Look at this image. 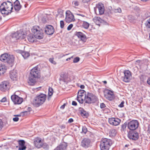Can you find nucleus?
Wrapping results in <instances>:
<instances>
[{"label":"nucleus","mask_w":150,"mask_h":150,"mask_svg":"<svg viewBox=\"0 0 150 150\" xmlns=\"http://www.w3.org/2000/svg\"><path fill=\"white\" fill-rule=\"evenodd\" d=\"M93 20L96 25L99 26L100 25V24L103 21V20L99 17H95L93 19Z\"/></svg>","instance_id":"nucleus-26"},{"label":"nucleus","mask_w":150,"mask_h":150,"mask_svg":"<svg viewBox=\"0 0 150 150\" xmlns=\"http://www.w3.org/2000/svg\"><path fill=\"white\" fill-rule=\"evenodd\" d=\"M121 120L113 117H111L109 118L108 122L111 125L114 126H117L121 122Z\"/></svg>","instance_id":"nucleus-16"},{"label":"nucleus","mask_w":150,"mask_h":150,"mask_svg":"<svg viewBox=\"0 0 150 150\" xmlns=\"http://www.w3.org/2000/svg\"><path fill=\"white\" fill-rule=\"evenodd\" d=\"M97 100V98L95 95L92 93L87 92L84 101L85 103L91 104L95 103Z\"/></svg>","instance_id":"nucleus-6"},{"label":"nucleus","mask_w":150,"mask_h":150,"mask_svg":"<svg viewBox=\"0 0 150 150\" xmlns=\"http://www.w3.org/2000/svg\"><path fill=\"white\" fill-rule=\"evenodd\" d=\"M53 58H50L49 59L50 62L54 64H56L57 63L54 60Z\"/></svg>","instance_id":"nucleus-44"},{"label":"nucleus","mask_w":150,"mask_h":150,"mask_svg":"<svg viewBox=\"0 0 150 150\" xmlns=\"http://www.w3.org/2000/svg\"><path fill=\"white\" fill-rule=\"evenodd\" d=\"M127 124L126 123H125L121 125V130L123 131H125L126 130V128L127 127Z\"/></svg>","instance_id":"nucleus-37"},{"label":"nucleus","mask_w":150,"mask_h":150,"mask_svg":"<svg viewBox=\"0 0 150 150\" xmlns=\"http://www.w3.org/2000/svg\"><path fill=\"white\" fill-rule=\"evenodd\" d=\"M113 12L115 13H120L121 12V10L120 8H115L112 10V11H110V13H112Z\"/></svg>","instance_id":"nucleus-34"},{"label":"nucleus","mask_w":150,"mask_h":150,"mask_svg":"<svg viewBox=\"0 0 150 150\" xmlns=\"http://www.w3.org/2000/svg\"><path fill=\"white\" fill-rule=\"evenodd\" d=\"M3 122L0 119V130H1L3 127Z\"/></svg>","instance_id":"nucleus-51"},{"label":"nucleus","mask_w":150,"mask_h":150,"mask_svg":"<svg viewBox=\"0 0 150 150\" xmlns=\"http://www.w3.org/2000/svg\"><path fill=\"white\" fill-rule=\"evenodd\" d=\"M40 77V70L36 66L32 69L30 72L28 83L30 85H33L36 82V79Z\"/></svg>","instance_id":"nucleus-1"},{"label":"nucleus","mask_w":150,"mask_h":150,"mask_svg":"<svg viewBox=\"0 0 150 150\" xmlns=\"http://www.w3.org/2000/svg\"><path fill=\"white\" fill-rule=\"evenodd\" d=\"M124 101L122 102L121 103L118 105V106L120 108H122L124 106Z\"/></svg>","instance_id":"nucleus-52"},{"label":"nucleus","mask_w":150,"mask_h":150,"mask_svg":"<svg viewBox=\"0 0 150 150\" xmlns=\"http://www.w3.org/2000/svg\"><path fill=\"white\" fill-rule=\"evenodd\" d=\"M65 104H63V105H62L61 106L60 108L61 109H64L65 107Z\"/></svg>","instance_id":"nucleus-58"},{"label":"nucleus","mask_w":150,"mask_h":150,"mask_svg":"<svg viewBox=\"0 0 150 150\" xmlns=\"http://www.w3.org/2000/svg\"><path fill=\"white\" fill-rule=\"evenodd\" d=\"M53 91L52 88L50 87L49 88V91L48 94V100L50 99V97L53 94Z\"/></svg>","instance_id":"nucleus-32"},{"label":"nucleus","mask_w":150,"mask_h":150,"mask_svg":"<svg viewBox=\"0 0 150 150\" xmlns=\"http://www.w3.org/2000/svg\"><path fill=\"white\" fill-rule=\"evenodd\" d=\"M124 76L121 77L122 80L124 82L127 83L129 82L131 80L132 74L131 72L128 70L124 71Z\"/></svg>","instance_id":"nucleus-10"},{"label":"nucleus","mask_w":150,"mask_h":150,"mask_svg":"<svg viewBox=\"0 0 150 150\" xmlns=\"http://www.w3.org/2000/svg\"><path fill=\"white\" fill-rule=\"evenodd\" d=\"M24 35H25L20 33L19 31H17L11 34L10 39L12 41L14 42L19 39H23L25 38Z\"/></svg>","instance_id":"nucleus-11"},{"label":"nucleus","mask_w":150,"mask_h":150,"mask_svg":"<svg viewBox=\"0 0 150 150\" xmlns=\"http://www.w3.org/2000/svg\"><path fill=\"white\" fill-rule=\"evenodd\" d=\"M147 82L148 84L150 85V77L148 79Z\"/></svg>","instance_id":"nucleus-60"},{"label":"nucleus","mask_w":150,"mask_h":150,"mask_svg":"<svg viewBox=\"0 0 150 150\" xmlns=\"http://www.w3.org/2000/svg\"><path fill=\"white\" fill-rule=\"evenodd\" d=\"M9 88V83L7 81H3L0 85V89L2 91H5L8 90Z\"/></svg>","instance_id":"nucleus-17"},{"label":"nucleus","mask_w":150,"mask_h":150,"mask_svg":"<svg viewBox=\"0 0 150 150\" xmlns=\"http://www.w3.org/2000/svg\"><path fill=\"white\" fill-rule=\"evenodd\" d=\"M73 58V56H71V57H69V58H67V59H66V61H69V60H70L71 58Z\"/></svg>","instance_id":"nucleus-61"},{"label":"nucleus","mask_w":150,"mask_h":150,"mask_svg":"<svg viewBox=\"0 0 150 150\" xmlns=\"http://www.w3.org/2000/svg\"><path fill=\"white\" fill-rule=\"evenodd\" d=\"M87 93L83 90H79L77 94V100L79 103H82L84 102V99L86 97Z\"/></svg>","instance_id":"nucleus-8"},{"label":"nucleus","mask_w":150,"mask_h":150,"mask_svg":"<svg viewBox=\"0 0 150 150\" xmlns=\"http://www.w3.org/2000/svg\"><path fill=\"white\" fill-rule=\"evenodd\" d=\"M65 21L67 23H70L75 20L74 16L69 10L67 11L66 12Z\"/></svg>","instance_id":"nucleus-13"},{"label":"nucleus","mask_w":150,"mask_h":150,"mask_svg":"<svg viewBox=\"0 0 150 150\" xmlns=\"http://www.w3.org/2000/svg\"><path fill=\"white\" fill-rule=\"evenodd\" d=\"M139 123L138 121L132 120L129 122L127 124L128 128L132 131L136 129L138 127Z\"/></svg>","instance_id":"nucleus-9"},{"label":"nucleus","mask_w":150,"mask_h":150,"mask_svg":"<svg viewBox=\"0 0 150 150\" xmlns=\"http://www.w3.org/2000/svg\"><path fill=\"white\" fill-rule=\"evenodd\" d=\"M0 59L3 62L12 64L14 62V57L12 55H8L5 53L1 55Z\"/></svg>","instance_id":"nucleus-5"},{"label":"nucleus","mask_w":150,"mask_h":150,"mask_svg":"<svg viewBox=\"0 0 150 150\" xmlns=\"http://www.w3.org/2000/svg\"><path fill=\"white\" fill-rule=\"evenodd\" d=\"M145 25L146 27L150 28V18L148 19L145 23Z\"/></svg>","instance_id":"nucleus-36"},{"label":"nucleus","mask_w":150,"mask_h":150,"mask_svg":"<svg viewBox=\"0 0 150 150\" xmlns=\"http://www.w3.org/2000/svg\"><path fill=\"white\" fill-rule=\"evenodd\" d=\"M85 87V86L83 85H81L80 86V88L82 89H83Z\"/></svg>","instance_id":"nucleus-64"},{"label":"nucleus","mask_w":150,"mask_h":150,"mask_svg":"<svg viewBox=\"0 0 150 150\" xmlns=\"http://www.w3.org/2000/svg\"><path fill=\"white\" fill-rule=\"evenodd\" d=\"M72 4L76 6H78L79 5V2L76 1H74L72 2Z\"/></svg>","instance_id":"nucleus-42"},{"label":"nucleus","mask_w":150,"mask_h":150,"mask_svg":"<svg viewBox=\"0 0 150 150\" xmlns=\"http://www.w3.org/2000/svg\"><path fill=\"white\" fill-rule=\"evenodd\" d=\"M11 98L15 104H20L23 101V98L15 94L12 95Z\"/></svg>","instance_id":"nucleus-12"},{"label":"nucleus","mask_w":150,"mask_h":150,"mask_svg":"<svg viewBox=\"0 0 150 150\" xmlns=\"http://www.w3.org/2000/svg\"><path fill=\"white\" fill-rule=\"evenodd\" d=\"M13 6L14 8V10L17 12H18L21 8V6L18 0H16L13 3Z\"/></svg>","instance_id":"nucleus-22"},{"label":"nucleus","mask_w":150,"mask_h":150,"mask_svg":"<svg viewBox=\"0 0 150 150\" xmlns=\"http://www.w3.org/2000/svg\"><path fill=\"white\" fill-rule=\"evenodd\" d=\"M41 142V140L40 138L37 137L35 138L34 139V144L38 143H40V142Z\"/></svg>","instance_id":"nucleus-38"},{"label":"nucleus","mask_w":150,"mask_h":150,"mask_svg":"<svg viewBox=\"0 0 150 150\" xmlns=\"http://www.w3.org/2000/svg\"><path fill=\"white\" fill-rule=\"evenodd\" d=\"M91 140L88 138H85L82 141L81 146L83 147L86 148L90 146Z\"/></svg>","instance_id":"nucleus-18"},{"label":"nucleus","mask_w":150,"mask_h":150,"mask_svg":"<svg viewBox=\"0 0 150 150\" xmlns=\"http://www.w3.org/2000/svg\"><path fill=\"white\" fill-rule=\"evenodd\" d=\"M73 26V25L72 24H70L68 27L67 29L68 30H70Z\"/></svg>","instance_id":"nucleus-49"},{"label":"nucleus","mask_w":150,"mask_h":150,"mask_svg":"<svg viewBox=\"0 0 150 150\" xmlns=\"http://www.w3.org/2000/svg\"><path fill=\"white\" fill-rule=\"evenodd\" d=\"M6 97H4L2 99L0 100V101L1 102H4L6 101Z\"/></svg>","instance_id":"nucleus-53"},{"label":"nucleus","mask_w":150,"mask_h":150,"mask_svg":"<svg viewBox=\"0 0 150 150\" xmlns=\"http://www.w3.org/2000/svg\"><path fill=\"white\" fill-rule=\"evenodd\" d=\"M40 143H38L36 144H34L35 146L38 148H39L42 147V144L41 142H40Z\"/></svg>","instance_id":"nucleus-40"},{"label":"nucleus","mask_w":150,"mask_h":150,"mask_svg":"<svg viewBox=\"0 0 150 150\" xmlns=\"http://www.w3.org/2000/svg\"><path fill=\"white\" fill-rule=\"evenodd\" d=\"M58 14L57 15L56 18L58 17H64V15L63 14V10H61L60 11H58Z\"/></svg>","instance_id":"nucleus-35"},{"label":"nucleus","mask_w":150,"mask_h":150,"mask_svg":"<svg viewBox=\"0 0 150 150\" xmlns=\"http://www.w3.org/2000/svg\"><path fill=\"white\" fill-rule=\"evenodd\" d=\"M128 137L130 139L136 140L139 138V135L137 132L134 131H131L128 133Z\"/></svg>","instance_id":"nucleus-14"},{"label":"nucleus","mask_w":150,"mask_h":150,"mask_svg":"<svg viewBox=\"0 0 150 150\" xmlns=\"http://www.w3.org/2000/svg\"><path fill=\"white\" fill-rule=\"evenodd\" d=\"M28 110L27 111H25L21 112V115L22 116H24L30 114V111H31V108L30 107L28 108Z\"/></svg>","instance_id":"nucleus-29"},{"label":"nucleus","mask_w":150,"mask_h":150,"mask_svg":"<svg viewBox=\"0 0 150 150\" xmlns=\"http://www.w3.org/2000/svg\"><path fill=\"white\" fill-rule=\"evenodd\" d=\"M45 31L47 34L52 35L54 33V29L52 26L49 25L46 27L45 29Z\"/></svg>","instance_id":"nucleus-20"},{"label":"nucleus","mask_w":150,"mask_h":150,"mask_svg":"<svg viewBox=\"0 0 150 150\" xmlns=\"http://www.w3.org/2000/svg\"><path fill=\"white\" fill-rule=\"evenodd\" d=\"M90 0H82V1L84 3H87L90 1Z\"/></svg>","instance_id":"nucleus-55"},{"label":"nucleus","mask_w":150,"mask_h":150,"mask_svg":"<svg viewBox=\"0 0 150 150\" xmlns=\"http://www.w3.org/2000/svg\"><path fill=\"white\" fill-rule=\"evenodd\" d=\"M26 147L25 146H19V150H25Z\"/></svg>","instance_id":"nucleus-45"},{"label":"nucleus","mask_w":150,"mask_h":150,"mask_svg":"<svg viewBox=\"0 0 150 150\" xmlns=\"http://www.w3.org/2000/svg\"><path fill=\"white\" fill-rule=\"evenodd\" d=\"M67 146V144L65 142L61 143L54 150H65Z\"/></svg>","instance_id":"nucleus-21"},{"label":"nucleus","mask_w":150,"mask_h":150,"mask_svg":"<svg viewBox=\"0 0 150 150\" xmlns=\"http://www.w3.org/2000/svg\"><path fill=\"white\" fill-rule=\"evenodd\" d=\"M73 120L72 118H70L68 120V123H71L73 122Z\"/></svg>","instance_id":"nucleus-57"},{"label":"nucleus","mask_w":150,"mask_h":150,"mask_svg":"<svg viewBox=\"0 0 150 150\" xmlns=\"http://www.w3.org/2000/svg\"><path fill=\"white\" fill-rule=\"evenodd\" d=\"M105 96L108 100H112L114 98V95L113 92L110 90H108L105 94Z\"/></svg>","instance_id":"nucleus-19"},{"label":"nucleus","mask_w":150,"mask_h":150,"mask_svg":"<svg viewBox=\"0 0 150 150\" xmlns=\"http://www.w3.org/2000/svg\"><path fill=\"white\" fill-rule=\"evenodd\" d=\"M148 133L150 134V124L148 126Z\"/></svg>","instance_id":"nucleus-59"},{"label":"nucleus","mask_w":150,"mask_h":150,"mask_svg":"<svg viewBox=\"0 0 150 150\" xmlns=\"http://www.w3.org/2000/svg\"><path fill=\"white\" fill-rule=\"evenodd\" d=\"M82 132L86 134L87 132V129L85 126H83L82 128Z\"/></svg>","instance_id":"nucleus-47"},{"label":"nucleus","mask_w":150,"mask_h":150,"mask_svg":"<svg viewBox=\"0 0 150 150\" xmlns=\"http://www.w3.org/2000/svg\"><path fill=\"white\" fill-rule=\"evenodd\" d=\"M94 11L96 12L98 11L100 15L103 14L104 12V8L103 4L102 3H99L96 6V8H94Z\"/></svg>","instance_id":"nucleus-15"},{"label":"nucleus","mask_w":150,"mask_h":150,"mask_svg":"<svg viewBox=\"0 0 150 150\" xmlns=\"http://www.w3.org/2000/svg\"><path fill=\"white\" fill-rule=\"evenodd\" d=\"M21 55L25 59H26L30 56L29 53L26 52H23L21 53Z\"/></svg>","instance_id":"nucleus-33"},{"label":"nucleus","mask_w":150,"mask_h":150,"mask_svg":"<svg viewBox=\"0 0 150 150\" xmlns=\"http://www.w3.org/2000/svg\"><path fill=\"white\" fill-rule=\"evenodd\" d=\"M79 38H80L81 40L84 42H85L87 40L86 35L83 33L81 32H76V34Z\"/></svg>","instance_id":"nucleus-23"},{"label":"nucleus","mask_w":150,"mask_h":150,"mask_svg":"<svg viewBox=\"0 0 150 150\" xmlns=\"http://www.w3.org/2000/svg\"><path fill=\"white\" fill-rule=\"evenodd\" d=\"M79 60L80 58L79 57H76L74 59L73 62L74 63H76L79 61Z\"/></svg>","instance_id":"nucleus-43"},{"label":"nucleus","mask_w":150,"mask_h":150,"mask_svg":"<svg viewBox=\"0 0 150 150\" xmlns=\"http://www.w3.org/2000/svg\"><path fill=\"white\" fill-rule=\"evenodd\" d=\"M64 22L63 21H60V27L61 28H64Z\"/></svg>","instance_id":"nucleus-48"},{"label":"nucleus","mask_w":150,"mask_h":150,"mask_svg":"<svg viewBox=\"0 0 150 150\" xmlns=\"http://www.w3.org/2000/svg\"><path fill=\"white\" fill-rule=\"evenodd\" d=\"M44 149L47 148L48 147V145L46 143L42 144V147Z\"/></svg>","instance_id":"nucleus-46"},{"label":"nucleus","mask_w":150,"mask_h":150,"mask_svg":"<svg viewBox=\"0 0 150 150\" xmlns=\"http://www.w3.org/2000/svg\"><path fill=\"white\" fill-rule=\"evenodd\" d=\"M105 110H106V112H109L110 111V110H109V109H108V108H105Z\"/></svg>","instance_id":"nucleus-63"},{"label":"nucleus","mask_w":150,"mask_h":150,"mask_svg":"<svg viewBox=\"0 0 150 150\" xmlns=\"http://www.w3.org/2000/svg\"><path fill=\"white\" fill-rule=\"evenodd\" d=\"M17 76L16 71L13 70L11 71L10 73V77L13 80H16Z\"/></svg>","instance_id":"nucleus-24"},{"label":"nucleus","mask_w":150,"mask_h":150,"mask_svg":"<svg viewBox=\"0 0 150 150\" xmlns=\"http://www.w3.org/2000/svg\"><path fill=\"white\" fill-rule=\"evenodd\" d=\"M112 144V141L110 139L106 138H102L100 146V150H108Z\"/></svg>","instance_id":"nucleus-4"},{"label":"nucleus","mask_w":150,"mask_h":150,"mask_svg":"<svg viewBox=\"0 0 150 150\" xmlns=\"http://www.w3.org/2000/svg\"><path fill=\"white\" fill-rule=\"evenodd\" d=\"M78 15H79V16H81L83 17H84L86 19L87 18V17L85 16L84 15H82L81 14H78Z\"/></svg>","instance_id":"nucleus-62"},{"label":"nucleus","mask_w":150,"mask_h":150,"mask_svg":"<svg viewBox=\"0 0 150 150\" xmlns=\"http://www.w3.org/2000/svg\"><path fill=\"white\" fill-rule=\"evenodd\" d=\"M146 76L144 75H141L140 77V79L141 81L143 82H144L145 79H146Z\"/></svg>","instance_id":"nucleus-41"},{"label":"nucleus","mask_w":150,"mask_h":150,"mask_svg":"<svg viewBox=\"0 0 150 150\" xmlns=\"http://www.w3.org/2000/svg\"><path fill=\"white\" fill-rule=\"evenodd\" d=\"M11 1L7 0L6 1L4 2L0 6V10L3 14L8 15L13 12V6L12 0Z\"/></svg>","instance_id":"nucleus-2"},{"label":"nucleus","mask_w":150,"mask_h":150,"mask_svg":"<svg viewBox=\"0 0 150 150\" xmlns=\"http://www.w3.org/2000/svg\"><path fill=\"white\" fill-rule=\"evenodd\" d=\"M6 70V67L3 65H0V75H3Z\"/></svg>","instance_id":"nucleus-27"},{"label":"nucleus","mask_w":150,"mask_h":150,"mask_svg":"<svg viewBox=\"0 0 150 150\" xmlns=\"http://www.w3.org/2000/svg\"><path fill=\"white\" fill-rule=\"evenodd\" d=\"M19 146H25V142L23 140H21L18 141Z\"/></svg>","instance_id":"nucleus-39"},{"label":"nucleus","mask_w":150,"mask_h":150,"mask_svg":"<svg viewBox=\"0 0 150 150\" xmlns=\"http://www.w3.org/2000/svg\"><path fill=\"white\" fill-rule=\"evenodd\" d=\"M117 133V132L116 130L113 129H111L109 131V134L112 136H115Z\"/></svg>","instance_id":"nucleus-30"},{"label":"nucleus","mask_w":150,"mask_h":150,"mask_svg":"<svg viewBox=\"0 0 150 150\" xmlns=\"http://www.w3.org/2000/svg\"><path fill=\"white\" fill-rule=\"evenodd\" d=\"M80 20L81 21L82 27L84 29H88L90 26V24L88 22L84 21L82 18H81Z\"/></svg>","instance_id":"nucleus-25"},{"label":"nucleus","mask_w":150,"mask_h":150,"mask_svg":"<svg viewBox=\"0 0 150 150\" xmlns=\"http://www.w3.org/2000/svg\"><path fill=\"white\" fill-rule=\"evenodd\" d=\"M80 111V114L82 116L86 117L88 116V113L85 111L83 109L81 108Z\"/></svg>","instance_id":"nucleus-28"},{"label":"nucleus","mask_w":150,"mask_h":150,"mask_svg":"<svg viewBox=\"0 0 150 150\" xmlns=\"http://www.w3.org/2000/svg\"><path fill=\"white\" fill-rule=\"evenodd\" d=\"M47 97L46 95L41 94L35 97L33 99V103L34 106L38 107L42 104L45 101Z\"/></svg>","instance_id":"nucleus-3"},{"label":"nucleus","mask_w":150,"mask_h":150,"mask_svg":"<svg viewBox=\"0 0 150 150\" xmlns=\"http://www.w3.org/2000/svg\"><path fill=\"white\" fill-rule=\"evenodd\" d=\"M28 39L29 42H33L34 41V38L32 34H30L28 36Z\"/></svg>","instance_id":"nucleus-31"},{"label":"nucleus","mask_w":150,"mask_h":150,"mask_svg":"<svg viewBox=\"0 0 150 150\" xmlns=\"http://www.w3.org/2000/svg\"><path fill=\"white\" fill-rule=\"evenodd\" d=\"M19 119V118L17 117H15L13 118V120L14 122L18 121Z\"/></svg>","instance_id":"nucleus-54"},{"label":"nucleus","mask_w":150,"mask_h":150,"mask_svg":"<svg viewBox=\"0 0 150 150\" xmlns=\"http://www.w3.org/2000/svg\"><path fill=\"white\" fill-rule=\"evenodd\" d=\"M106 107L105 104L104 103H101L100 104V107L101 108H104Z\"/></svg>","instance_id":"nucleus-50"},{"label":"nucleus","mask_w":150,"mask_h":150,"mask_svg":"<svg viewBox=\"0 0 150 150\" xmlns=\"http://www.w3.org/2000/svg\"><path fill=\"white\" fill-rule=\"evenodd\" d=\"M72 104L73 105L76 106L77 105V103L76 101H73L72 102Z\"/></svg>","instance_id":"nucleus-56"},{"label":"nucleus","mask_w":150,"mask_h":150,"mask_svg":"<svg viewBox=\"0 0 150 150\" xmlns=\"http://www.w3.org/2000/svg\"><path fill=\"white\" fill-rule=\"evenodd\" d=\"M39 27L38 26H34L32 29V32L33 33L34 37L36 38L40 39L43 37V33L41 30H39Z\"/></svg>","instance_id":"nucleus-7"}]
</instances>
